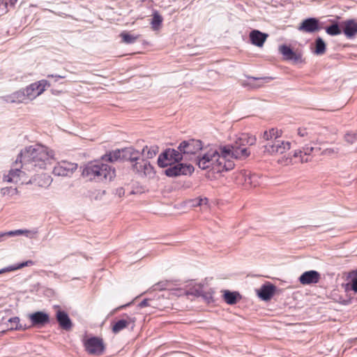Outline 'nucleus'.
<instances>
[{
  "mask_svg": "<svg viewBox=\"0 0 357 357\" xmlns=\"http://www.w3.org/2000/svg\"><path fill=\"white\" fill-rule=\"evenodd\" d=\"M255 136L248 133L237 135L231 144L220 146L218 149L209 148L202 156L198 157L197 165L199 168L206 169L213 168L217 172L229 171L234 167V159H245L250 152L247 146L256 143Z\"/></svg>",
  "mask_w": 357,
  "mask_h": 357,
  "instance_id": "obj_1",
  "label": "nucleus"
},
{
  "mask_svg": "<svg viewBox=\"0 0 357 357\" xmlns=\"http://www.w3.org/2000/svg\"><path fill=\"white\" fill-rule=\"evenodd\" d=\"M19 158L21 167L32 174L46 169L56 159L54 151L41 144L26 146L21 151Z\"/></svg>",
  "mask_w": 357,
  "mask_h": 357,
  "instance_id": "obj_2",
  "label": "nucleus"
},
{
  "mask_svg": "<svg viewBox=\"0 0 357 357\" xmlns=\"http://www.w3.org/2000/svg\"><path fill=\"white\" fill-rule=\"evenodd\" d=\"M82 175L90 181L106 183L115 177V169L102 162L89 163L84 167Z\"/></svg>",
  "mask_w": 357,
  "mask_h": 357,
  "instance_id": "obj_3",
  "label": "nucleus"
},
{
  "mask_svg": "<svg viewBox=\"0 0 357 357\" xmlns=\"http://www.w3.org/2000/svg\"><path fill=\"white\" fill-rule=\"evenodd\" d=\"M32 173H29L26 170L23 169L21 167L20 169L16 167L11 169L8 171L7 174L3 175V181L8 183H31L36 181L35 176H31V178L28 179Z\"/></svg>",
  "mask_w": 357,
  "mask_h": 357,
  "instance_id": "obj_4",
  "label": "nucleus"
},
{
  "mask_svg": "<svg viewBox=\"0 0 357 357\" xmlns=\"http://www.w3.org/2000/svg\"><path fill=\"white\" fill-rule=\"evenodd\" d=\"M182 153L179 149H167L158 158V164L161 167L174 165L183 160Z\"/></svg>",
  "mask_w": 357,
  "mask_h": 357,
  "instance_id": "obj_5",
  "label": "nucleus"
},
{
  "mask_svg": "<svg viewBox=\"0 0 357 357\" xmlns=\"http://www.w3.org/2000/svg\"><path fill=\"white\" fill-rule=\"evenodd\" d=\"M291 149V143L282 139H274L264 145V153L271 155L282 154Z\"/></svg>",
  "mask_w": 357,
  "mask_h": 357,
  "instance_id": "obj_6",
  "label": "nucleus"
},
{
  "mask_svg": "<svg viewBox=\"0 0 357 357\" xmlns=\"http://www.w3.org/2000/svg\"><path fill=\"white\" fill-rule=\"evenodd\" d=\"M178 149L182 153L183 157L190 156L202 149V143L200 140L194 139L183 141L178 146Z\"/></svg>",
  "mask_w": 357,
  "mask_h": 357,
  "instance_id": "obj_7",
  "label": "nucleus"
},
{
  "mask_svg": "<svg viewBox=\"0 0 357 357\" xmlns=\"http://www.w3.org/2000/svg\"><path fill=\"white\" fill-rule=\"evenodd\" d=\"M132 169L139 176L153 178L155 172L149 161L144 159H139L137 162L132 164Z\"/></svg>",
  "mask_w": 357,
  "mask_h": 357,
  "instance_id": "obj_8",
  "label": "nucleus"
},
{
  "mask_svg": "<svg viewBox=\"0 0 357 357\" xmlns=\"http://www.w3.org/2000/svg\"><path fill=\"white\" fill-rule=\"evenodd\" d=\"M77 169V163L62 160L57 162L54 167L52 173L57 176L70 177Z\"/></svg>",
  "mask_w": 357,
  "mask_h": 357,
  "instance_id": "obj_9",
  "label": "nucleus"
},
{
  "mask_svg": "<svg viewBox=\"0 0 357 357\" xmlns=\"http://www.w3.org/2000/svg\"><path fill=\"white\" fill-rule=\"evenodd\" d=\"M165 171V174L169 177H175L181 175L191 174L194 172V167L191 165L178 163L169 165Z\"/></svg>",
  "mask_w": 357,
  "mask_h": 357,
  "instance_id": "obj_10",
  "label": "nucleus"
},
{
  "mask_svg": "<svg viewBox=\"0 0 357 357\" xmlns=\"http://www.w3.org/2000/svg\"><path fill=\"white\" fill-rule=\"evenodd\" d=\"M50 84L45 79H41L38 82L31 84L24 90L26 96L29 100L35 99L36 97L42 94Z\"/></svg>",
  "mask_w": 357,
  "mask_h": 357,
  "instance_id": "obj_11",
  "label": "nucleus"
},
{
  "mask_svg": "<svg viewBox=\"0 0 357 357\" xmlns=\"http://www.w3.org/2000/svg\"><path fill=\"white\" fill-rule=\"evenodd\" d=\"M84 347L89 354L98 356L101 355L105 349L102 340L96 337L86 340Z\"/></svg>",
  "mask_w": 357,
  "mask_h": 357,
  "instance_id": "obj_12",
  "label": "nucleus"
},
{
  "mask_svg": "<svg viewBox=\"0 0 357 357\" xmlns=\"http://www.w3.org/2000/svg\"><path fill=\"white\" fill-rule=\"evenodd\" d=\"M279 52L283 56L284 60L292 61L297 63L302 61V55L299 52H294L290 47L282 45L279 47Z\"/></svg>",
  "mask_w": 357,
  "mask_h": 357,
  "instance_id": "obj_13",
  "label": "nucleus"
},
{
  "mask_svg": "<svg viewBox=\"0 0 357 357\" xmlns=\"http://www.w3.org/2000/svg\"><path fill=\"white\" fill-rule=\"evenodd\" d=\"M135 319L128 315H125L123 319L116 321L112 327V331L114 333L117 334L123 329L128 328L130 326L132 328Z\"/></svg>",
  "mask_w": 357,
  "mask_h": 357,
  "instance_id": "obj_14",
  "label": "nucleus"
},
{
  "mask_svg": "<svg viewBox=\"0 0 357 357\" xmlns=\"http://www.w3.org/2000/svg\"><path fill=\"white\" fill-rule=\"evenodd\" d=\"M341 27L345 36L351 39L357 35V21L354 19L347 20L341 23Z\"/></svg>",
  "mask_w": 357,
  "mask_h": 357,
  "instance_id": "obj_15",
  "label": "nucleus"
},
{
  "mask_svg": "<svg viewBox=\"0 0 357 357\" xmlns=\"http://www.w3.org/2000/svg\"><path fill=\"white\" fill-rule=\"evenodd\" d=\"M29 318L31 321V326H43L50 322L49 314L42 311L29 314Z\"/></svg>",
  "mask_w": 357,
  "mask_h": 357,
  "instance_id": "obj_16",
  "label": "nucleus"
},
{
  "mask_svg": "<svg viewBox=\"0 0 357 357\" xmlns=\"http://www.w3.org/2000/svg\"><path fill=\"white\" fill-rule=\"evenodd\" d=\"M320 29L319 20L316 18H307L303 21L298 30L306 33H313Z\"/></svg>",
  "mask_w": 357,
  "mask_h": 357,
  "instance_id": "obj_17",
  "label": "nucleus"
},
{
  "mask_svg": "<svg viewBox=\"0 0 357 357\" xmlns=\"http://www.w3.org/2000/svg\"><path fill=\"white\" fill-rule=\"evenodd\" d=\"M321 275L316 271H308L304 272L299 278V282L303 285L316 284L319 282Z\"/></svg>",
  "mask_w": 357,
  "mask_h": 357,
  "instance_id": "obj_18",
  "label": "nucleus"
},
{
  "mask_svg": "<svg viewBox=\"0 0 357 357\" xmlns=\"http://www.w3.org/2000/svg\"><path fill=\"white\" fill-rule=\"evenodd\" d=\"M3 100L10 103H26L29 101L25 90L17 91L10 95L4 96Z\"/></svg>",
  "mask_w": 357,
  "mask_h": 357,
  "instance_id": "obj_19",
  "label": "nucleus"
},
{
  "mask_svg": "<svg viewBox=\"0 0 357 357\" xmlns=\"http://www.w3.org/2000/svg\"><path fill=\"white\" fill-rule=\"evenodd\" d=\"M56 320L60 327L65 331H70L73 328V323L68 314L62 310H58L56 313Z\"/></svg>",
  "mask_w": 357,
  "mask_h": 357,
  "instance_id": "obj_20",
  "label": "nucleus"
},
{
  "mask_svg": "<svg viewBox=\"0 0 357 357\" xmlns=\"http://www.w3.org/2000/svg\"><path fill=\"white\" fill-rule=\"evenodd\" d=\"M268 38V34L264 33L258 30H253L250 33V39L255 46L262 47Z\"/></svg>",
  "mask_w": 357,
  "mask_h": 357,
  "instance_id": "obj_21",
  "label": "nucleus"
},
{
  "mask_svg": "<svg viewBox=\"0 0 357 357\" xmlns=\"http://www.w3.org/2000/svg\"><path fill=\"white\" fill-rule=\"evenodd\" d=\"M140 154L139 151L132 147L123 149V159L130 161L132 164L139 160Z\"/></svg>",
  "mask_w": 357,
  "mask_h": 357,
  "instance_id": "obj_22",
  "label": "nucleus"
},
{
  "mask_svg": "<svg viewBox=\"0 0 357 357\" xmlns=\"http://www.w3.org/2000/svg\"><path fill=\"white\" fill-rule=\"evenodd\" d=\"M275 287L272 284L263 285L258 291V296L264 301H268L274 294Z\"/></svg>",
  "mask_w": 357,
  "mask_h": 357,
  "instance_id": "obj_23",
  "label": "nucleus"
},
{
  "mask_svg": "<svg viewBox=\"0 0 357 357\" xmlns=\"http://www.w3.org/2000/svg\"><path fill=\"white\" fill-rule=\"evenodd\" d=\"M244 182L246 186L256 188L261 185L260 176L256 174L244 173Z\"/></svg>",
  "mask_w": 357,
  "mask_h": 357,
  "instance_id": "obj_24",
  "label": "nucleus"
},
{
  "mask_svg": "<svg viewBox=\"0 0 357 357\" xmlns=\"http://www.w3.org/2000/svg\"><path fill=\"white\" fill-rule=\"evenodd\" d=\"M8 329L10 330H26L29 326H26V325H22L20 324V318L17 317L10 318L8 320L7 324Z\"/></svg>",
  "mask_w": 357,
  "mask_h": 357,
  "instance_id": "obj_25",
  "label": "nucleus"
},
{
  "mask_svg": "<svg viewBox=\"0 0 357 357\" xmlns=\"http://www.w3.org/2000/svg\"><path fill=\"white\" fill-rule=\"evenodd\" d=\"M8 234L14 236L25 235L26 237L30 238H34L38 234L37 230H27V229H17L14 231H10Z\"/></svg>",
  "mask_w": 357,
  "mask_h": 357,
  "instance_id": "obj_26",
  "label": "nucleus"
},
{
  "mask_svg": "<svg viewBox=\"0 0 357 357\" xmlns=\"http://www.w3.org/2000/svg\"><path fill=\"white\" fill-rule=\"evenodd\" d=\"M237 292H231L229 290L224 291L223 298L225 301L229 305H234L237 302V297L239 296Z\"/></svg>",
  "mask_w": 357,
  "mask_h": 357,
  "instance_id": "obj_27",
  "label": "nucleus"
},
{
  "mask_svg": "<svg viewBox=\"0 0 357 357\" xmlns=\"http://www.w3.org/2000/svg\"><path fill=\"white\" fill-rule=\"evenodd\" d=\"M158 153V146H146L142 151V155L146 158H153Z\"/></svg>",
  "mask_w": 357,
  "mask_h": 357,
  "instance_id": "obj_28",
  "label": "nucleus"
},
{
  "mask_svg": "<svg viewBox=\"0 0 357 357\" xmlns=\"http://www.w3.org/2000/svg\"><path fill=\"white\" fill-rule=\"evenodd\" d=\"M33 264H34V262L32 260H28V261H26L25 262H23V263H21V264H18L17 266H9L8 268H3V269L0 270V274L3 273H5V272H7V271H15V270L22 268H23L24 266H32Z\"/></svg>",
  "mask_w": 357,
  "mask_h": 357,
  "instance_id": "obj_29",
  "label": "nucleus"
},
{
  "mask_svg": "<svg viewBox=\"0 0 357 357\" xmlns=\"http://www.w3.org/2000/svg\"><path fill=\"white\" fill-rule=\"evenodd\" d=\"M120 158H123V149L116 150L105 156V159L110 162L116 161Z\"/></svg>",
  "mask_w": 357,
  "mask_h": 357,
  "instance_id": "obj_30",
  "label": "nucleus"
},
{
  "mask_svg": "<svg viewBox=\"0 0 357 357\" xmlns=\"http://www.w3.org/2000/svg\"><path fill=\"white\" fill-rule=\"evenodd\" d=\"M344 140L348 144L353 145L354 148L357 149V132H347L344 135Z\"/></svg>",
  "mask_w": 357,
  "mask_h": 357,
  "instance_id": "obj_31",
  "label": "nucleus"
},
{
  "mask_svg": "<svg viewBox=\"0 0 357 357\" xmlns=\"http://www.w3.org/2000/svg\"><path fill=\"white\" fill-rule=\"evenodd\" d=\"M326 52V44L324 41L321 38H318L316 40V48H315V54L318 55H321L324 54Z\"/></svg>",
  "mask_w": 357,
  "mask_h": 357,
  "instance_id": "obj_32",
  "label": "nucleus"
},
{
  "mask_svg": "<svg viewBox=\"0 0 357 357\" xmlns=\"http://www.w3.org/2000/svg\"><path fill=\"white\" fill-rule=\"evenodd\" d=\"M1 194L2 196H8L11 197L15 195H17L18 190L15 187H5L1 189Z\"/></svg>",
  "mask_w": 357,
  "mask_h": 357,
  "instance_id": "obj_33",
  "label": "nucleus"
},
{
  "mask_svg": "<svg viewBox=\"0 0 357 357\" xmlns=\"http://www.w3.org/2000/svg\"><path fill=\"white\" fill-rule=\"evenodd\" d=\"M162 22V17L158 13H154L151 21V25L153 30H158Z\"/></svg>",
  "mask_w": 357,
  "mask_h": 357,
  "instance_id": "obj_34",
  "label": "nucleus"
},
{
  "mask_svg": "<svg viewBox=\"0 0 357 357\" xmlns=\"http://www.w3.org/2000/svg\"><path fill=\"white\" fill-rule=\"evenodd\" d=\"M121 37L122 38L123 42L127 44L134 43L138 38L137 36L130 34L127 32L121 33Z\"/></svg>",
  "mask_w": 357,
  "mask_h": 357,
  "instance_id": "obj_35",
  "label": "nucleus"
},
{
  "mask_svg": "<svg viewBox=\"0 0 357 357\" xmlns=\"http://www.w3.org/2000/svg\"><path fill=\"white\" fill-rule=\"evenodd\" d=\"M326 31L328 35L337 36L341 33V29L337 23L333 24L326 29Z\"/></svg>",
  "mask_w": 357,
  "mask_h": 357,
  "instance_id": "obj_36",
  "label": "nucleus"
},
{
  "mask_svg": "<svg viewBox=\"0 0 357 357\" xmlns=\"http://www.w3.org/2000/svg\"><path fill=\"white\" fill-rule=\"evenodd\" d=\"M339 151L340 149L337 147H331L324 150L322 153L324 155L334 157L338 154Z\"/></svg>",
  "mask_w": 357,
  "mask_h": 357,
  "instance_id": "obj_37",
  "label": "nucleus"
},
{
  "mask_svg": "<svg viewBox=\"0 0 357 357\" xmlns=\"http://www.w3.org/2000/svg\"><path fill=\"white\" fill-rule=\"evenodd\" d=\"M270 137L273 140L274 139H280L282 131L276 128H271L269 130Z\"/></svg>",
  "mask_w": 357,
  "mask_h": 357,
  "instance_id": "obj_38",
  "label": "nucleus"
},
{
  "mask_svg": "<svg viewBox=\"0 0 357 357\" xmlns=\"http://www.w3.org/2000/svg\"><path fill=\"white\" fill-rule=\"evenodd\" d=\"M294 158L300 157L301 158V162L302 163L307 162L310 160V158H308L307 157L305 158L303 156V151H301V150L295 151L294 153Z\"/></svg>",
  "mask_w": 357,
  "mask_h": 357,
  "instance_id": "obj_39",
  "label": "nucleus"
},
{
  "mask_svg": "<svg viewBox=\"0 0 357 357\" xmlns=\"http://www.w3.org/2000/svg\"><path fill=\"white\" fill-rule=\"evenodd\" d=\"M314 148L312 146H305L303 148V154L305 158L307 157L309 158V156L310 155L311 153L313 151Z\"/></svg>",
  "mask_w": 357,
  "mask_h": 357,
  "instance_id": "obj_40",
  "label": "nucleus"
},
{
  "mask_svg": "<svg viewBox=\"0 0 357 357\" xmlns=\"http://www.w3.org/2000/svg\"><path fill=\"white\" fill-rule=\"evenodd\" d=\"M298 135L301 137H307L309 135V133H308L307 129L299 128V129H298Z\"/></svg>",
  "mask_w": 357,
  "mask_h": 357,
  "instance_id": "obj_41",
  "label": "nucleus"
},
{
  "mask_svg": "<svg viewBox=\"0 0 357 357\" xmlns=\"http://www.w3.org/2000/svg\"><path fill=\"white\" fill-rule=\"evenodd\" d=\"M9 233H10V231L1 232L0 233V242L3 241L5 239L6 237L15 236L14 235L8 234Z\"/></svg>",
  "mask_w": 357,
  "mask_h": 357,
  "instance_id": "obj_42",
  "label": "nucleus"
},
{
  "mask_svg": "<svg viewBox=\"0 0 357 357\" xmlns=\"http://www.w3.org/2000/svg\"><path fill=\"white\" fill-rule=\"evenodd\" d=\"M351 289L357 292V278L352 280Z\"/></svg>",
  "mask_w": 357,
  "mask_h": 357,
  "instance_id": "obj_43",
  "label": "nucleus"
},
{
  "mask_svg": "<svg viewBox=\"0 0 357 357\" xmlns=\"http://www.w3.org/2000/svg\"><path fill=\"white\" fill-rule=\"evenodd\" d=\"M263 138H264L265 140L268 141V142H271V141H272V140H273V139H272V138H271V137H270L269 130H268V131L266 130V131H265V132H264V134H263Z\"/></svg>",
  "mask_w": 357,
  "mask_h": 357,
  "instance_id": "obj_44",
  "label": "nucleus"
},
{
  "mask_svg": "<svg viewBox=\"0 0 357 357\" xmlns=\"http://www.w3.org/2000/svg\"><path fill=\"white\" fill-rule=\"evenodd\" d=\"M17 0H3L5 6L7 7L8 5L13 6L15 4Z\"/></svg>",
  "mask_w": 357,
  "mask_h": 357,
  "instance_id": "obj_45",
  "label": "nucleus"
},
{
  "mask_svg": "<svg viewBox=\"0 0 357 357\" xmlns=\"http://www.w3.org/2000/svg\"><path fill=\"white\" fill-rule=\"evenodd\" d=\"M151 301L150 300H148V299H144L139 304V306L140 307H146V306H148L149 305V302Z\"/></svg>",
  "mask_w": 357,
  "mask_h": 357,
  "instance_id": "obj_46",
  "label": "nucleus"
},
{
  "mask_svg": "<svg viewBox=\"0 0 357 357\" xmlns=\"http://www.w3.org/2000/svg\"><path fill=\"white\" fill-rule=\"evenodd\" d=\"M43 176L45 177V185H49L51 182V178L49 176H47L45 174L43 175Z\"/></svg>",
  "mask_w": 357,
  "mask_h": 357,
  "instance_id": "obj_47",
  "label": "nucleus"
},
{
  "mask_svg": "<svg viewBox=\"0 0 357 357\" xmlns=\"http://www.w3.org/2000/svg\"><path fill=\"white\" fill-rule=\"evenodd\" d=\"M117 193L119 194V197H121L124 195V190L123 188H119L117 189Z\"/></svg>",
  "mask_w": 357,
  "mask_h": 357,
  "instance_id": "obj_48",
  "label": "nucleus"
},
{
  "mask_svg": "<svg viewBox=\"0 0 357 357\" xmlns=\"http://www.w3.org/2000/svg\"><path fill=\"white\" fill-rule=\"evenodd\" d=\"M47 77H55V78H65L64 75H48Z\"/></svg>",
  "mask_w": 357,
  "mask_h": 357,
  "instance_id": "obj_49",
  "label": "nucleus"
},
{
  "mask_svg": "<svg viewBox=\"0 0 357 357\" xmlns=\"http://www.w3.org/2000/svg\"><path fill=\"white\" fill-rule=\"evenodd\" d=\"M249 79H251L252 80H261V79H265L266 78H256L254 77H249Z\"/></svg>",
  "mask_w": 357,
  "mask_h": 357,
  "instance_id": "obj_50",
  "label": "nucleus"
},
{
  "mask_svg": "<svg viewBox=\"0 0 357 357\" xmlns=\"http://www.w3.org/2000/svg\"><path fill=\"white\" fill-rule=\"evenodd\" d=\"M204 202L206 203V201H207V199H206V198H205L204 199H201V202H204Z\"/></svg>",
  "mask_w": 357,
  "mask_h": 357,
  "instance_id": "obj_51",
  "label": "nucleus"
},
{
  "mask_svg": "<svg viewBox=\"0 0 357 357\" xmlns=\"http://www.w3.org/2000/svg\"><path fill=\"white\" fill-rule=\"evenodd\" d=\"M38 185H39L40 186H43V184L40 183H38Z\"/></svg>",
  "mask_w": 357,
  "mask_h": 357,
  "instance_id": "obj_52",
  "label": "nucleus"
},
{
  "mask_svg": "<svg viewBox=\"0 0 357 357\" xmlns=\"http://www.w3.org/2000/svg\"><path fill=\"white\" fill-rule=\"evenodd\" d=\"M127 305H122L121 307H120V308H122V307H124L125 306H126Z\"/></svg>",
  "mask_w": 357,
  "mask_h": 357,
  "instance_id": "obj_53",
  "label": "nucleus"
},
{
  "mask_svg": "<svg viewBox=\"0 0 357 357\" xmlns=\"http://www.w3.org/2000/svg\"><path fill=\"white\" fill-rule=\"evenodd\" d=\"M20 160V158L18 157L17 160H15V162H17V160Z\"/></svg>",
  "mask_w": 357,
  "mask_h": 357,
  "instance_id": "obj_54",
  "label": "nucleus"
}]
</instances>
